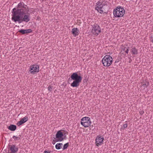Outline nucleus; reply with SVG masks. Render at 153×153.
I'll use <instances>...</instances> for the list:
<instances>
[{
    "label": "nucleus",
    "instance_id": "obj_1",
    "mask_svg": "<svg viewBox=\"0 0 153 153\" xmlns=\"http://www.w3.org/2000/svg\"><path fill=\"white\" fill-rule=\"evenodd\" d=\"M28 7L23 2L19 3L17 8H14L12 11V20L15 22L20 24L23 22H27L30 20V15L28 12Z\"/></svg>",
    "mask_w": 153,
    "mask_h": 153
},
{
    "label": "nucleus",
    "instance_id": "obj_2",
    "mask_svg": "<svg viewBox=\"0 0 153 153\" xmlns=\"http://www.w3.org/2000/svg\"><path fill=\"white\" fill-rule=\"evenodd\" d=\"M107 2L102 1L101 2L100 1H98L95 6V10L101 14L107 13L108 6L107 4Z\"/></svg>",
    "mask_w": 153,
    "mask_h": 153
},
{
    "label": "nucleus",
    "instance_id": "obj_3",
    "mask_svg": "<svg viewBox=\"0 0 153 153\" xmlns=\"http://www.w3.org/2000/svg\"><path fill=\"white\" fill-rule=\"evenodd\" d=\"M72 80H74L71 85L73 87H77L79 85V83L81 82L82 77L79 75L77 72L72 74L70 77Z\"/></svg>",
    "mask_w": 153,
    "mask_h": 153
},
{
    "label": "nucleus",
    "instance_id": "obj_4",
    "mask_svg": "<svg viewBox=\"0 0 153 153\" xmlns=\"http://www.w3.org/2000/svg\"><path fill=\"white\" fill-rule=\"evenodd\" d=\"M125 11L124 8L120 7H117L113 11L114 16L115 17H120L123 16Z\"/></svg>",
    "mask_w": 153,
    "mask_h": 153
},
{
    "label": "nucleus",
    "instance_id": "obj_5",
    "mask_svg": "<svg viewBox=\"0 0 153 153\" xmlns=\"http://www.w3.org/2000/svg\"><path fill=\"white\" fill-rule=\"evenodd\" d=\"M112 60L113 59L111 56L106 55L104 56L102 61L104 66L108 67L112 64Z\"/></svg>",
    "mask_w": 153,
    "mask_h": 153
},
{
    "label": "nucleus",
    "instance_id": "obj_6",
    "mask_svg": "<svg viewBox=\"0 0 153 153\" xmlns=\"http://www.w3.org/2000/svg\"><path fill=\"white\" fill-rule=\"evenodd\" d=\"M101 32V28L99 26L95 23L92 26L91 32L94 36H97Z\"/></svg>",
    "mask_w": 153,
    "mask_h": 153
},
{
    "label": "nucleus",
    "instance_id": "obj_7",
    "mask_svg": "<svg viewBox=\"0 0 153 153\" xmlns=\"http://www.w3.org/2000/svg\"><path fill=\"white\" fill-rule=\"evenodd\" d=\"M91 123L90 118L88 117H85L82 118L81 120V124L85 127H87L90 126Z\"/></svg>",
    "mask_w": 153,
    "mask_h": 153
},
{
    "label": "nucleus",
    "instance_id": "obj_8",
    "mask_svg": "<svg viewBox=\"0 0 153 153\" xmlns=\"http://www.w3.org/2000/svg\"><path fill=\"white\" fill-rule=\"evenodd\" d=\"M63 134L61 130L58 131L56 134V137L54 138L55 140H53V141L58 142L62 141L65 138L63 137Z\"/></svg>",
    "mask_w": 153,
    "mask_h": 153
},
{
    "label": "nucleus",
    "instance_id": "obj_9",
    "mask_svg": "<svg viewBox=\"0 0 153 153\" xmlns=\"http://www.w3.org/2000/svg\"><path fill=\"white\" fill-rule=\"evenodd\" d=\"M39 66L37 65H33L30 66L29 71L33 74H35L39 71Z\"/></svg>",
    "mask_w": 153,
    "mask_h": 153
},
{
    "label": "nucleus",
    "instance_id": "obj_10",
    "mask_svg": "<svg viewBox=\"0 0 153 153\" xmlns=\"http://www.w3.org/2000/svg\"><path fill=\"white\" fill-rule=\"evenodd\" d=\"M104 139V137H102L100 135L97 136L95 140V143L96 146H99V145H101Z\"/></svg>",
    "mask_w": 153,
    "mask_h": 153
},
{
    "label": "nucleus",
    "instance_id": "obj_11",
    "mask_svg": "<svg viewBox=\"0 0 153 153\" xmlns=\"http://www.w3.org/2000/svg\"><path fill=\"white\" fill-rule=\"evenodd\" d=\"M28 120V118L27 116H25L24 118H22L21 120L18 122L17 125L18 126H19L25 123Z\"/></svg>",
    "mask_w": 153,
    "mask_h": 153
},
{
    "label": "nucleus",
    "instance_id": "obj_12",
    "mask_svg": "<svg viewBox=\"0 0 153 153\" xmlns=\"http://www.w3.org/2000/svg\"><path fill=\"white\" fill-rule=\"evenodd\" d=\"M32 30L31 29H28L27 30H24L21 29L19 30L18 31L20 33H22V34H27L31 33Z\"/></svg>",
    "mask_w": 153,
    "mask_h": 153
},
{
    "label": "nucleus",
    "instance_id": "obj_13",
    "mask_svg": "<svg viewBox=\"0 0 153 153\" xmlns=\"http://www.w3.org/2000/svg\"><path fill=\"white\" fill-rule=\"evenodd\" d=\"M9 146L10 147V150L12 153L16 152L18 151V148L16 147L14 145H9Z\"/></svg>",
    "mask_w": 153,
    "mask_h": 153
},
{
    "label": "nucleus",
    "instance_id": "obj_14",
    "mask_svg": "<svg viewBox=\"0 0 153 153\" xmlns=\"http://www.w3.org/2000/svg\"><path fill=\"white\" fill-rule=\"evenodd\" d=\"M72 34L74 36H76L79 35V30L77 28H74L72 30Z\"/></svg>",
    "mask_w": 153,
    "mask_h": 153
},
{
    "label": "nucleus",
    "instance_id": "obj_15",
    "mask_svg": "<svg viewBox=\"0 0 153 153\" xmlns=\"http://www.w3.org/2000/svg\"><path fill=\"white\" fill-rule=\"evenodd\" d=\"M16 126L13 124H11L7 127V128L11 131H15L16 129Z\"/></svg>",
    "mask_w": 153,
    "mask_h": 153
},
{
    "label": "nucleus",
    "instance_id": "obj_16",
    "mask_svg": "<svg viewBox=\"0 0 153 153\" xmlns=\"http://www.w3.org/2000/svg\"><path fill=\"white\" fill-rule=\"evenodd\" d=\"M131 51L133 55H136L138 54L137 50L135 47L133 48Z\"/></svg>",
    "mask_w": 153,
    "mask_h": 153
},
{
    "label": "nucleus",
    "instance_id": "obj_17",
    "mask_svg": "<svg viewBox=\"0 0 153 153\" xmlns=\"http://www.w3.org/2000/svg\"><path fill=\"white\" fill-rule=\"evenodd\" d=\"M62 143H57L55 146V147L57 149H59L62 148Z\"/></svg>",
    "mask_w": 153,
    "mask_h": 153
},
{
    "label": "nucleus",
    "instance_id": "obj_18",
    "mask_svg": "<svg viewBox=\"0 0 153 153\" xmlns=\"http://www.w3.org/2000/svg\"><path fill=\"white\" fill-rule=\"evenodd\" d=\"M68 145H69V143H67L65 144L63 146V149L65 150V149H67V148H68Z\"/></svg>",
    "mask_w": 153,
    "mask_h": 153
},
{
    "label": "nucleus",
    "instance_id": "obj_19",
    "mask_svg": "<svg viewBox=\"0 0 153 153\" xmlns=\"http://www.w3.org/2000/svg\"><path fill=\"white\" fill-rule=\"evenodd\" d=\"M13 138L15 140H20V137H17L15 136H13Z\"/></svg>",
    "mask_w": 153,
    "mask_h": 153
},
{
    "label": "nucleus",
    "instance_id": "obj_20",
    "mask_svg": "<svg viewBox=\"0 0 153 153\" xmlns=\"http://www.w3.org/2000/svg\"><path fill=\"white\" fill-rule=\"evenodd\" d=\"M128 125L126 123L124 124L123 125V126L122 127V129H124L125 128H126L127 127Z\"/></svg>",
    "mask_w": 153,
    "mask_h": 153
},
{
    "label": "nucleus",
    "instance_id": "obj_21",
    "mask_svg": "<svg viewBox=\"0 0 153 153\" xmlns=\"http://www.w3.org/2000/svg\"><path fill=\"white\" fill-rule=\"evenodd\" d=\"M48 89L50 91H51L53 90V87L50 85L48 87Z\"/></svg>",
    "mask_w": 153,
    "mask_h": 153
},
{
    "label": "nucleus",
    "instance_id": "obj_22",
    "mask_svg": "<svg viewBox=\"0 0 153 153\" xmlns=\"http://www.w3.org/2000/svg\"><path fill=\"white\" fill-rule=\"evenodd\" d=\"M149 85V82H147L146 83L143 84V85H142L143 86H146V87H147Z\"/></svg>",
    "mask_w": 153,
    "mask_h": 153
},
{
    "label": "nucleus",
    "instance_id": "obj_23",
    "mask_svg": "<svg viewBox=\"0 0 153 153\" xmlns=\"http://www.w3.org/2000/svg\"><path fill=\"white\" fill-rule=\"evenodd\" d=\"M127 48H126V47L124 46H122V49L123 51H125L126 50V49Z\"/></svg>",
    "mask_w": 153,
    "mask_h": 153
},
{
    "label": "nucleus",
    "instance_id": "obj_24",
    "mask_svg": "<svg viewBox=\"0 0 153 153\" xmlns=\"http://www.w3.org/2000/svg\"><path fill=\"white\" fill-rule=\"evenodd\" d=\"M129 48V47H127L126 50L125 51V52H126L127 54H128V53Z\"/></svg>",
    "mask_w": 153,
    "mask_h": 153
},
{
    "label": "nucleus",
    "instance_id": "obj_25",
    "mask_svg": "<svg viewBox=\"0 0 153 153\" xmlns=\"http://www.w3.org/2000/svg\"><path fill=\"white\" fill-rule=\"evenodd\" d=\"M144 113V111H141L139 112V113L140 114L142 115Z\"/></svg>",
    "mask_w": 153,
    "mask_h": 153
},
{
    "label": "nucleus",
    "instance_id": "obj_26",
    "mask_svg": "<svg viewBox=\"0 0 153 153\" xmlns=\"http://www.w3.org/2000/svg\"><path fill=\"white\" fill-rule=\"evenodd\" d=\"M50 152H49L46 150H45L44 152V153H50Z\"/></svg>",
    "mask_w": 153,
    "mask_h": 153
},
{
    "label": "nucleus",
    "instance_id": "obj_27",
    "mask_svg": "<svg viewBox=\"0 0 153 153\" xmlns=\"http://www.w3.org/2000/svg\"><path fill=\"white\" fill-rule=\"evenodd\" d=\"M151 40L152 42H153V35L151 36Z\"/></svg>",
    "mask_w": 153,
    "mask_h": 153
}]
</instances>
